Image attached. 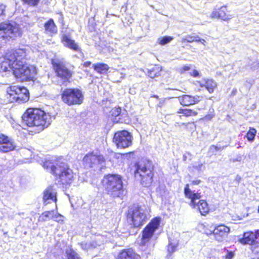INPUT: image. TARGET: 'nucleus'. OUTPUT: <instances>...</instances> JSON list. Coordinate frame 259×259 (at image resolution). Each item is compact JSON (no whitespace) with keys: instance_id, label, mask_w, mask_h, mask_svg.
Masks as SVG:
<instances>
[{"instance_id":"obj_1","label":"nucleus","mask_w":259,"mask_h":259,"mask_svg":"<svg viewBox=\"0 0 259 259\" xmlns=\"http://www.w3.org/2000/svg\"><path fill=\"white\" fill-rule=\"evenodd\" d=\"M26 53L24 49L8 51L0 62V72H13L21 81L32 80L36 73V68L26 64Z\"/></svg>"},{"instance_id":"obj_2","label":"nucleus","mask_w":259,"mask_h":259,"mask_svg":"<svg viewBox=\"0 0 259 259\" xmlns=\"http://www.w3.org/2000/svg\"><path fill=\"white\" fill-rule=\"evenodd\" d=\"M24 122L28 126L37 127L38 131L47 127L52 122V118L48 113L38 108H29L23 116Z\"/></svg>"},{"instance_id":"obj_3","label":"nucleus","mask_w":259,"mask_h":259,"mask_svg":"<svg viewBox=\"0 0 259 259\" xmlns=\"http://www.w3.org/2000/svg\"><path fill=\"white\" fill-rule=\"evenodd\" d=\"M135 177L140 180L144 187H147L152 182L153 169L151 162L148 160L139 162L136 164Z\"/></svg>"},{"instance_id":"obj_4","label":"nucleus","mask_w":259,"mask_h":259,"mask_svg":"<svg viewBox=\"0 0 259 259\" xmlns=\"http://www.w3.org/2000/svg\"><path fill=\"white\" fill-rule=\"evenodd\" d=\"M102 183L108 194L114 197L119 196L123 187L120 176L108 175L104 176Z\"/></svg>"},{"instance_id":"obj_5","label":"nucleus","mask_w":259,"mask_h":259,"mask_svg":"<svg viewBox=\"0 0 259 259\" xmlns=\"http://www.w3.org/2000/svg\"><path fill=\"white\" fill-rule=\"evenodd\" d=\"M149 209L136 206L130 208L127 215V220L135 228L142 226L150 217Z\"/></svg>"},{"instance_id":"obj_6","label":"nucleus","mask_w":259,"mask_h":259,"mask_svg":"<svg viewBox=\"0 0 259 259\" xmlns=\"http://www.w3.org/2000/svg\"><path fill=\"white\" fill-rule=\"evenodd\" d=\"M185 196L191 199L190 205L194 208L199 210L202 215H205L209 211L208 204L206 201L203 200H200L201 195L199 193H194L189 188L188 184H187L184 189Z\"/></svg>"},{"instance_id":"obj_7","label":"nucleus","mask_w":259,"mask_h":259,"mask_svg":"<svg viewBox=\"0 0 259 259\" xmlns=\"http://www.w3.org/2000/svg\"><path fill=\"white\" fill-rule=\"evenodd\" d=\"M7 98L10 102L22 103L29 100V92L25 87L11 86L7 90Z\"/></svg>"},{"instance_id":"obj_8","label":"nucleus","mask_w":259,"mask_h":259,"mask_svg":"<svg viewBox=\"0 0 259 259\" xmlns=\"http://www.w3.org/2000/svg\"><path fill=\"white\" fill-rule=\"evenodd\" d=\"M52 171L53 174L57 177L63 185L70 184L73 181V171L65 163H62L60 165H57V167L52 166Z\"/></svg>"},{"instance_id":"obj_9","label":"nucleus","mask_w":259,"mask_h":259,"mask_svg":"<svg viewBox=\"0 0 259 259\" xmlns=\"http://www.w3.org/2000/svg\"><path fill=\"white\" fill-rule=\"evenodd\" d=\"M62 99L68 105L80 104L83 101V96L78 89H67L63 92Z\"/></svg>"},{"instance_id":"obj_10","label":"nucleus","mask_w":259,"mask_h":259,"mask_svg":"<svg viewBox=\"0 0 259 259\" xmlns=\"http://www.w3.org/2000/svg\"><path fill=\"white\" fill-rule=\"evenodd\" d=\"M20 31L16 24L9 23H0V39L7 40L19 36Z\"/></svg>"},{"instance_id":"obj_11","label":"nucleus","mask_w":259,"mask_h":259,"mask_svg":"<svg viewBox=\"0 0 259 259\" xmlns=\"http://www.w3.org/2000/svg\"><path fill=\"white\" fill-rule=\"evenodd\" d=\"M160 219L158 218L153 219L145 228L142 232L141 244L145 245L153 236L154 232L158 228Z\"/></svg>"},{"instance_id":"obj_12","label":"nucleus","mask_w":259,"mask_h":259,"mask_svg":"<svg viewBox=\"0 0 259 259\" xmlns=\"http://www.w3.org/2000/svg\"><path fill=\"white\" fill-rule=\"evenodd\" d=\"M113 141L118 148H125L132 145V136L126 131L118 132L114 134Z\"/></svg>"},{"instance_id":"obj_13","label":"nucleus","mask_w":259,"mask_h":259,"mask_svg":"<svg viewBox=\"0 0 259 259\" xmlns=\"http://www.w3.org/2000/svg\"><path fill=\"white\" fill-rule=\"evenodd\" d=\"M229 232L230 228L229 227L222 225L215 227L212 231H206L205 233L207 236L212 235L214 238L218 241H222L227 237Z\"/></svg>"},{"instance_id":"obj_14","label":"nucleus","mask_w":259,"mask_h":259,"mask_svg":"<svg viewBox=\"0 0 259 259\" xmlns=\"http://www.w3.org/2000/svg\"><path fill=\"white\" fill-rule=\"evenodd\" d=\"M86 167H94L98 164H102L105 161L102 155H97L92 153L87 154L83 159Z\"/></svg>"},{"instance_id":"obj_15","label":"nucleus","mask_w":259,"mask_h":259,"mask_svg":"<svg viewBox=\"0 0 259 259\" xmlns=\"http://www.w3.org/2000/svg\"><path fill=\"white\" fill-rule=\"evenodd\" d=\"M210 17L220 19L224 21H228L233 18V15L228 10L226 6H223L220 8H214L211 13Z\"/></svg>"},{"instance_id":"obj_16","label":"nucleus","mask_w":259,"mask_h":259,"mask_svg":"<svg viewBox=\"0 0 259 259\" xmlns=\"http://www.w3.org/2000/svg\"><path fill=\"white\" fill-rule=\"evenodd\" d=\"M55 70L57 76L62 80L63 84L67 82L72 75V72L62 64H57L55 66Z\"/></svg>"},{"instance_id":"obj_17","label":"nucleus","mask_w":259,"mask_h":259,"mask_svg":"<svg viewBox=\"0 0 259 259\" xmlns=\"http://www.w3.org/2000/svg\"><path fill=\"white\" fill-rule=\"evenodd\" d=\"M195 84L202 88L205 87L209 93H212L214 89L217 87L215 81L208 78H204L202 81H197Z\"/></svg>"},{"instance_id":"obj_18","label":"nucleus","mask_w":259,"mask_h":259,"mask_svg":"<svg viewBox=\"0 0 259 259\" xmlns=\"http://www.w3.org/2000/svg\"><path fill=\"white\" fill-rule=\"evenodd\" d=\"M56 191L53 186L48 187L44 193V201L46 204L49 203L51 201L56 202Z\"/></svg>"},{"instance_id":"obj_19","label":"nucleus","mask_w":259,"mask_h":259,"mask_svg":"<svg viewBox=\"0 0 259 259\" xmlns=\"http://www.w3.org/2000/svg\"><path fill=\"white\" fill-rule=\"evenodd\" d=\"M201 97L198 96H192L185 95L179 98L180 103L184 106H189L198 103Z\"/></svg>"},{"instance_id":"obj_20","label":"nucleus","mask_w":259,"mask_h":259,"mask_svg":"<svg viewBox=\"0 0 259 259\" xmlns=\"http://www.w3.org/2000/svg\"><path fill=\"white\" fill-rule=\"evenodd\" d=\"M257 238V234L252 232H245L243 234L242 238L239 240V242L242 244H252Z\"/></svg>"},{"instance_id":"obj_21","label":"nucleus","mask_w":259,"mask_h":259,"mask_svg":"<svg viewBox=\"0 0 259 259\" xmlns=\"http://www.w3.org/2000/svg\"><path fill=\"white\" fill-rule=\"evenodd\" d=\"M62 42L65 47H67L74 51H80V48L75 41L70 39L65 35H64L62 36Z\"/></svg>"},{"instance_id":"obj_22","label":"nucleus","mask_w":259,"mask_h":259,"mask_svg":"<svg viewBox=\"0 0 259 259\" xmlns=\"http://www.w3.org/2000/svg\"><path fill=\"white\" fill-rule=\"evenodd\" d=\"M45 30L47 33H49L50 34H55L57 33V28L52 19H50L46 23H45Z\"/></svg>"},{"instance_id":"obj_23","label":"nucleus","mask_w":259,"mask_h":259,"mask_svg":"<svg viewBox=\"0 0 259 259\" xmlns=\"http://www.w3.org/2000/svg\"><path fill=\"white\" fill-rule=\"evenodd\" d=\"M136 254L132 249H124L119 253L118 259H135Z\"/></svg>"},{"instance_id":"obj_24","label":"nucleus","mask_w":259,"mask_h":259,"mask_svg":"<svg viewBox=\"0 0 259 259\" xmlns=\"http://www.w3.org/2000/svg\"><path fill=\"white\" fill-rule=\"evenodd\" d=\"M16 146L13 140L9 137V141H6L1 147H0V152L6 153L13 150Z\"/></svg>"},{"instance_id":"obj_25","label":"nucleus","mask_w":259,"mask_h":259,"mask_svg":"<svg viewBox=\"0 0 259 259\" xmlns=\"http://www.w3.org/2000/svg\"><path fill=\"white\" fill-rule=\"evenodd\" d=\"M95 71L101 74H104L109 69V67L106 64L97 63L93 65Z\"/></svg>"},{"instance_id":"obj_26","label":"nucleus","mask_w":259,"mask_h":259,"mask_svg":"<svg viewBox=\"0 0 259 259\" xmlns=\"http://www.w3.org/2000/svg\"><path fill=\"white\" fill-rule=\"evenodd\" d=\"M179 113H182L184 116H195L197 115V112L189 109H180L178 111Z\"/></svg>"},{"instance_id":"obj_27","label":"nucleus","mask_w":259,"mask_h":259,"mask_svg":"<svg viewBox=\"0 0 259 259\" xmlns=\"http://www.w3.org/2000/svg\"><path fill=\"white\" fill-rule=\"evenodd\" d=\"M172 39L173 37L171 36H165L163 37H160L157 39V43L160 45L163 46L170 42Z\"/></svg>"},{"instance_id":"obj_28","label":"nucleus","mask_w":259,"mask_h":259,"mask_svg":"<svg viewBox=\"0 0 259 259\" xmlns=\"http://www.w3.org/2000/svg\"><path fill=\"white\" fill-rule=\"evenodd\" d=\"M68 259H80L78 254L72 249H69L66 250Z\"/></svg>"},{"instance_id":"obj_29","label":"nucleus","mask_w":259,"mask_h":259,"mask_svg":"<svg viewBox=\"0 0 259 259\" xmlns=\"http://www.w3.org/2000/svg\"><path fill=\"white\" fill-rule=\"evenodd\" d=\"M256 133V131L255 128H250L246 135L247 139L248 141H252L254 140V137Z\"/></svg>"},{"instance_id":"obj_30","label":"nucleus","mask_w":259,"mask_h":259,"mask_svg":"<svg viewBox=\"0 0 259 259\" xmlns=\"http://www.w3.org/2000/svg\"><path fill=\"white\" fill-rule=\"evenodd\" d=\"M54 214V211H47L41 214V218L44 221H47V219H52V215Z\"/></svg>"},{"instance_id":"obj_31","label":"nucleus","mask_w":259,"mask_h":259,"mask_svg":"<svg viewBox=\"0 0 259 259\" xmlns=\"http://www.w3.org/2000/svg\"><path fill=\"white\" fill-rule=\"evenodd\" d=\"M159 72V68L155 67L153 69L150 70L148 72V76L151 78H154L156 76H158V74Z\"/></svg>"},{"instance_id":"obj_32","label":"nucleus","mask_w":259,"mask_h":259,"mask_svg":"<svg viewBox=\"0 0 259 259\" xmlns=\"http://www.w3.org/2000/svg\"><path fill=\"white\" fill-rule=\"evenodd\" d=\"M52 219L58 223H62L63 222V216L58 213H55L54 211Z\"/></svg>"},{"instance_id":"obj_33","label":"nucleus","mask_w":259,"mask_h":259,"mask_svg":"<svg viewBox=\"0 0 259 259\" xmlns=\"http://www.w3.org/2000/svg\"><path fill=\"white\" fill-rule=\"evenodd\" d=\"M52 166L53 167H57V165L56 166H55L53 165L52 163L49 161H45L44 163L43 167L47 169H50V171L53 174V171H52Z\"/></svg>"},{"instance_id":"obj_34","label":"nucleus","mask_w":259,"mask_h":259,"mask_svg":"<svg viewBox=\"0 0 259 259\" xmlns=\"http://www.w3.org/2000/svg\"><path fill=\"white\" fill-rule=\"evenodd\" d=\"M177 243H169L167 248V250L169 253H172L176 250Z\"/></svg>"},{"instance_id":"obj_35","label":"nucleus","mask_w":259,"mask_h":259,"mask_svg":"<svg viewBox=\"0 0 259 259\" xmlns=\"http://www.w3.org/2000/svg\"><path fill=\"white\" fill-rule=\"evenodd\" d=\"M190 69V65H184L181 67H180L178 69V71L180 73H183L185 71L189 70Z\"/></svg>"},{"instance_id":"obj_36","label":"nucleus","mask_w":259,"mask_h":259,"mask_svg":"<svg viewBox=\"0 0 259 259\" xmlns=\"http://www.w3.org/2000/svg\"><path fill=\"white\" fill-rule=\"evenodd\" d=\"M6 141H9V137L4 135H0V147Z\"/></svg>"},{"instance_id":"obj_37","label":"nucleus","mask_w":259,"mask_h":259,"mask_svg":"<svg viewBox=\"0 0 259 259\" xmlns=\"http://www.w3.org/2000/svg\"><path fill=\"white\" fill-rule=\"evenodd\" d=\"M25 3L30 5L35 6L37 4L39 0H23Z\"/></svg>"},{"instance_id":"obj_38","label":"nucleus","mask_w":259,"mask_h":259,"mask_svg":"<svg viewBox=\"0 0 259 259\" xmlns=\"http://www.w3.org/2000/svg\"><path fill=\"white\" fill-rule=\"evenodd\" d=\"M184 41H187L188 42H192L194 41V37L193 36L188 35L183 38Z\"/></svg>"},{"instance_id":"obj_39","label":"nucleus","mask_w":259,"mask_h":259,"mask_svg":"<svg viewBox=\"0 0 259 259\" xmlns=\"http://www.w3.org/2000/svg\"><path fill=\"white\" fill-rule=\"evenodd\" d=\"M121 108L119 107L116 108L112 111V115L114 116H118L121 113Z\"/></svg>"},{"instance_id":"obj_40","label":"nucleus","mask_w":259,"mask_h":259,"mask_svg":"<svg viewBox=\"0 0 259 259\" xmlns=\"http://www.w3.org/2000/svg\"><path fill=\"white\" fill-rule=\"evenodd\" d=\"M234 256V254L233 252H228V253L225 256L224 259H232Z\"/></svg>"},{"instance_id":"obj_41","label":"nucleus","mask_w":259,"mask_h":259,"mask_svg":"<svg viewBox=\"0 0 259 259\" xmlns=\"http://www.w3.org/2000/svg\"><path fill=\"white\" fill-rule=\"evenodd\" d=\"M209 149L211 152H214L220 150L221 149V148L217 146L212 145L211 146H210Z\"/></svg>"},{"instance_id":"obj_42","label":"nucleus","mask_w":259,"mask_h":259,"mask_svg":"<svg viewBox=\"0 0 259 259\" xmlns=\"http://www.w3.org/2000/svg\"><path fill=\"white\" fill-rule=\"evenodd\" d=\"M191 75L193 76L194 77H197L199 75V72L196 70H194L191 73Z\"/></svg>"},{"instance_id":"obj_43","label":"nucleus","mask_w":259,"mask_h":259,"mask_svg":"<svg viewBox=\"0 0 259 259\" xmlns=\"http://www.w3.org/2000/svg\"><path fill=\"white\" fill-rule=\"evenodd\" d=\"M5 6L3 4H0V15H2L4 12Z\"/></svg>"},{"instance_id":"obj_44","label":"nucleus","mask_w":259,"mask_h":259,"mask_svg":"<svg viewBox=\"0 0 259 259\" xmlns=\"http://www.w3.org/2000/svg\"><path fill=\"white\" fill-rule=\"evenodd\" d=\"M91 64V62L90 61H87L84 63L83 66L85 67H89Z\"/></svg>"},{"instance_id":"obj_45","label":"nucleus","mask_w":259,"mask_h":259,"mask_svg":"<svg viewBox=\"0 0 259 259\" xmlns=\"http://www.w3.org/2000/svg\"><path fill=\"white\" fill-rule=\"evenodd\" d=\"M194 41H200L201 38L198 36H194Z\"/></svg>"},{"instance_id":"obj_46","label":"nucleus","mask_w":259,"mask_h":259,"mask_svg":"<svg viewBox=\"0 0 259 259\" xmlns=\"http://www.w3.org/2000/svg\"><path fill=\"white\" fill-rule=\"evenodd\" d=\"M200 42L203 45L205 46L206 41L204 39H201Z\"/></svg>"},{"instance_id":"obj_47","label":"nucleus","mask_w":259,"mask_h":259,"mask_svg":"<svg viewBox=\"0 0 259 259\" xmlns=\"http://www.w3.org/2000/svg\"><path fill=\"white\" fill-rule=\"evenodd\" d=\"M200 181L199 180V181H197L196 182H194V183L196 184H198L199 183H200Z\"/></svg>"},{"instance_id":"obj_48","label":"nucleus","mask_w":259,"mask_h":259,"mask_svg":"<svg viewBox=\"0 0 259 259\" xmlns=\"http://www.w3.org/2000/svg\"><path fill=\"white\" fill-rule=\"evenodd\" d=\"M124 75H122H122H121V77H120V78H124Z\"/></svg>"},{"instance_id":"obj_49","label":"nucleus","mask_w":259,"mask_h":259,"mask_svg":"<svg viewBox=\"0 0 259 259\" xmlns=\"http://www.w3.org/2000/svg\"><path fill=\"white\" fill-rule=\"evenodd\" d=\"M202 165V164H201L200 165H199V167H200Z\"/></svg>"},{"instance_id":"obj_50","label":"nucleus","mask_w":259,"mask_h":259,"mask_svg":"<svg viewBox=\"0 0 259 259\" xmlns=\"http://www.w3.org/2000/svg\"><path fill=\"white\" fill-rule=\"evenodd\" d=\"M83 245H84V244H83V243H82V244H81V246H82V248H83Z\"/></svg>"},{"instance_id":"obj_51","label":"nucleus","mask_w":259,"mask_h":259,"mask_svg":"<svg viewBox=\"0 0 259 259\" xmlns=\"http://www.w3.org/2000/svg\"><path fill=\"white\" fill-rule=\"evenodd\" d=\"M258 212H259V206H258Z\"/></svg>"}]
</instances>
